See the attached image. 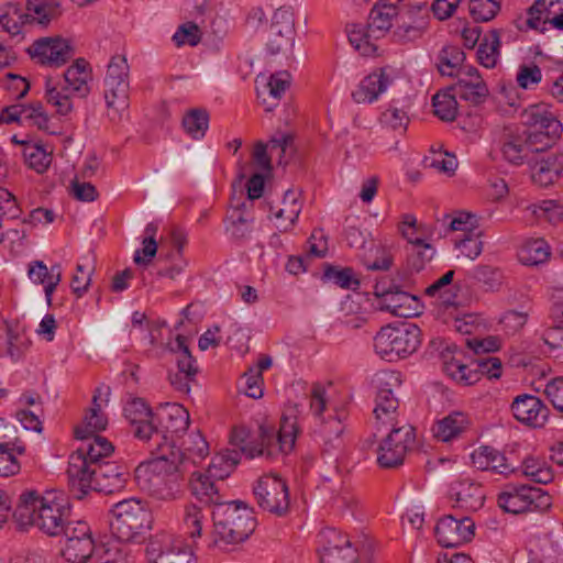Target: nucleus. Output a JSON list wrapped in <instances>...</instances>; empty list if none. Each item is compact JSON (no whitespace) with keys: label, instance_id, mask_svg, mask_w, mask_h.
<instances>
[{"label":"nucleus","instance_id":"f257e3e1","mask_svg":"<svg viewBox=\"0 0 563 563\" xmlns=\"http://www.w3.org/2000/svg\"><path fill=\"white\" fill-rule=\"evenodd\" d=\"M70 514L71 506L63 493L41 495L31 489L20 495L13 518L21 528L34 526L49 537H57L71 521Z\"/></svg>","mask_w":563,"mask_h":563},{"label":"nucleus","instance_id":"f03ea898","mask_svg":"<svg viewBox=\"0 0 563 563\" xmlns=\"http://www.w3.org/2000/svg\"><path fill=\"white\" fill-rule=\"evenodd\" d=\"M151 453L154 457L135 468L139 487L158 500L176 499L180 493L178 482L184 473L179 467L180 453L170 444L155 445Z\"/></svg>","mask_w":563,"mask_h":563},{"label":"nucleus","instance_id":"7ed1b4c3","mask_svg":"<svg viewBox=\"0 0 563 563\" xmlns=\"http://www.w3.org/2000/svg\"><path fill=\"white\" fill-rule=\"evenodd\" d=\"M213 543L231 545L244 542L256 527L252 508L240 500L224 501L212 510Z\"/></svg>","mask_w":563,"mask_h":563},{"label":"nucleus","instance_id":"20e7f679","mask_svg":"<svg viewBox=\"0 0 563 563\" xmlns=\"http://www.w3.org/2000/svg\"><path fill=\"white\" fill-rule=\"evenodd\" d=\"M401 0H378L372 8L367 24H352L347 29V36L351 45L363 56H373L377 46L373 40L386 35L396 22L399 14Z\"/></svg>","mask_w":563,"mask_h":563},{"label":"nucleus","instance_id":"39448f33","mask_svg":"<svg viewBox=\"0 0 563 563\" xmlns=\"http://www.w3.org/2000/svg\"><path fill=\"white\" fill-rule=\"evenodd\" d=\"M239 463V452L225 451L212 459L206 473L194 472L189 479L190 494L203 506L219 507L225 500L221 493L220 481L230 475Z\"/></svg>","mask_w":563,"mask_h":563},{"label":"nucleus","instance_id":"423d86ee","mask_svg":"<svg viewBox=\"0 0 563 563\" xmlns=\"http://www.w3.org/2000/svg\"><path fill=\"white\" fill-rule=\"evenodd\" d=\"M110 512V531L119 542L140 543L152 528V514L141 499L121 500L112 506Z\"/></svg>","mask_w":563,"mask_h":563},{"label":"nucleus","instance_id":"0eeeda50","mask_svg":"<svg viewBox=\"0 0 563 563\" xmlns=\"http://www.w3.org/2000/svg\"><path fill=\"white\" fill-rule=\"evenodd\" d=\"M299 409L297 405L288 406L280 418V426L277 432L275 443V431L272 428H260V443L249 442L241 446V453L247 459L256 456H266L271 459L275 454L276 445L278 451L288 453L292 450L299 431L298 427Z\"/></svg>","mask_w":563,"mask_h":563},{"label":"nucleus","instance_id":"6e6552de","mask_svg":"<svg viewBox=\"0 0 563 563\" xmlns=\"http://www.w3.org/2000/svg\"><path fill=\"white\" fill-rule=\"evenodd\" d=\"M421 344V330L411 322L383 327L374 338L376 353L387 362L406 358Z\"/></svg>","mask_w":563,"mask_h":563},{"label":"nucleus","instance_id":"1a4fd4ad","mask_svg":"<svg viewBox=\"0 0 563 563\" xmlns=\"http://www.w3.org/2000/svg\"><path fill=\"white\" fill-rule=\"evenodd\" d=\"M103 86L108 117L112 122H120L129 108V65L125 56L111 58Z\"/></svg>","mask_w":563,"mask_h":563},{"label":"nucleus","instance_id":"9d476101","mask_svg":"<svg viewBox=\"0 0 563 563\" xmlns=\"http://www.w3.org/2000/svg\"><path fill=\"white\" fill-rule=\"evenodd\" d=\"M498 505L506 512L517 515L549 508L551 497L538 487L508 484L498 496Z\"/></svg>","mask_w":563,"mask_h":563},{"label":"nucleus","instance_id":"9b49d317","mask_svg":"<svg viewBox=\"0 0 563 563\" xmlns=\"http://www.w3.org/2000/svg\"><path fill=\"white\" fill-rule=\"evenodd\" d=\"M389 433L377 449V463L384 468H394L404 463L408 450L415 442V428L407 422L388 426Z\"/></svg>","mask_w":563,"mask_h":563},{"label":"nucleus","instance_id":"f8f14e48","mask_svg":"<svg viewBox=\"0 0 563 563\" xmlns=\"http://www.w3.org/2000/svg\"><path fill=\"white\" fill-rule=\"evenodd\" d=\"M408 286L395 280L382 279L376 283L374 294L380 299V309L400 318H410L419 313L418 296L407 290Z\"/></svg>","mask_w":563,"mask_h":563},{"label":"nucleus","instance_id":"ddd939ff","mask_svg":"<svg viewBox=\"0 0 563 563\" xmlns=\"http://www.w3.org/2000/svg\"><path fill=\"white\" fill-rule=\"evenodd\" d=\"M258 507L276 516H285L289 510V493L286 482L275 474L264 475L254 486Z\"/></svg>","mask_w":563,"mask_h":563},{"label":"nucleus","instance_id":"4468645a","mask_svg":"<svg viewBox=\"0 0 563 563\" xmlns=\"http://www.w3.org/2000/svg\"><path fill=\"white\" fill-rule=\"evenodd\" d=\"M150 563H196L192 551L167 532L152 536L145 547Z\"/></svg>","mask_w":563,"mask_h":563},{"label":"nucleus","instance_id":"2eb2a0df","mask_svg":"<svg viewBox=\"0 0 563 563\" xmlns=\"http://www.w3.org/2000/svg\"><path fill=\"white\" fill-rule=\"evenodd\" d=\"M62 536L65 545L62 555L73 563L88 562L95 551V539L89 525L84 520H71L65 526Z\"/></svg>","mask_w":563,"mask_h":563},{"label":"nucleus","instance_id":"dca6fc26","mask_svg":"<svg viewBox=\"0 0 563 563\" xmlns=\"http://www.w3.org/2000/svg\"><path fill=\"white\" fill-rule=\"evenodd\" d=\"M378 390L376 406L374 408L375 419L378 426L388 428L389 424L399 423L397 419L399 400L394 395V386H399V374L396 372H384L376 377Z\"/></svg>","mask_w":563,"mask_h":563},{"label":"nucleus","instance_id":"f3484780","mask_svg":"<svg viewBox=\"0 0 563 563\" xmlns=\"http://www.w3.org/2000/svg\"><path fill=\"white\" fill-rule=\"evenodd\" d=\"M159 427L156 424L151 448L162 444H170L175 450V438L180 437V432H185L189 426V412L179 404H166L157 416Z\"/></svg>","mask_w":563,"mask_h":563},{"label":"nucleus","instance_id":"a211bd4d","mask_svg":"<svg viewBox=\"0 0 563 563\" xmlns=\"http://www.w3.org/2000/svg\"><path fill=\"white\" fill-rule=\"evenodd\" d=\"M27 53L42 65L60 67L73 58L75 51L68 40L56 36L36 40Z\"/></svg>","mask_w":563,"mask_h":563},{"label":"nucleus","instance_id":"6ab92c4d","mask_svg":"<svg viewBox=\"0 0 563 563\" xmlns=\"http://www.w3.org/2000/svg\"><path fill=\"white\" fill-rule=\"evenodd\" d=\"M434 533L443 548H456L470 542L475 534V523L470 517L455 518L452 515L441 518Z\"/></svg>","mask_w":563,"mask_h":563},{"label":"nucleus","instance_id":"aec40b11","mask_svg":"<svg viewBox=\"0 0 563 563\" xmlns=\"http://www.w3.org/2000/svg\"><path fill=\"white\" fill-rule=\"evenodd\" d=\"M97 467L98 463L89 461L77 452L70 455L67 476L75 498L82 499L89 490H95Z\"/></svg>","mask_w":563,"mask_h":563},{"label":"nucleus","instance_id":"412c9836","mask_svg":"<svg viewBox=\"0 0 563 563\" xmlns=\"http://www.w3.org/2000/svg\"><path fill=\"white\" fill-rule=\"evenodd\" d=\"M124 416L134 427L133 433L143 441L153 443L156 432V416L142 398H134L124 407Z\"/></svg>","mask_w":563,"mask_h":563},{"label":"nucleus","instance_id":"4be33fe9","mask_svg":"<svg viewBox=\"0 0 563 563\" xmlns=\"http://www.w3.org/2000/svg\"><path fill=\"white\" fill-rule=\"evenodd\" d=\"M511 410L519 422L533 428L543 427L549 416V408L538 397L528 394L517 396Z\"/></svg>","mask_w":563,"mask_h":563},{"label":"nucleus","instance_id":"5701e85b","mask_svg":"<svg viewBox=\"0 0 563 563\" xmlns=\"http://www.w3.org/2000/svg\"><path fill=\"white\" fill-rule=\"evenodd\" d=\"M356 549H354L346 536L330 530L327 534V545L320 553L321 563H356Z\"/></svg>","mask_w":563,"mask_h":563},{"label":"nucleus","instance_id":"b1692460","mask_svg":"<svg viewBox=\"0 0 563 563\" xmlns=\"http://www.w3.org/2000/svg\"><path fill=\"white\" fill-rule=\"evenodd\" d=\"M294 35L292 14L287 10L279 8L275 11L271 25V35L267 42V49L275 55L290 44Z\"/></svg>","mask_w":563,"mask_h":563},{"label":"nucleus","instance_id":"393cba45","mask_svg":"<svg viewBox=\"0 0 563 563\" xmlns=\"http://www.w3.org/2000/svg\"><path fill=\"white\" fill-rule=\"evenodd\" d=\"M520 119L526 126L525 131L547 130L548 134H555L558 131H562L561 122L544 103L528 107L521 112Z\"/></svg>","mask_w":563,"mask_h":563},{"label":"nucleus","instance_id":"a878e982","mask_svg":"<svg viewBox=\"0 0 563 563\" xmlns=\"http://www.w3.org/2000/svg\"><path fill=\"white\" fill-rule=\"evenodd\" d=\"M451 494L455 499V506L467 511H476L484 505L485 494L482 486L471 479L454 483Z\"/></svg>","mask_w":563,"mask_h":563},{"label":"nucleus","instance_id":"bb28decb","mask_svg":"<svg viewBox=\"0 0 563 563\" xmlns=\"http://www.w3.org/2000/svg\"><path fill=\"white\" fill-rule=\"evenodd\" d=\"M473 465L482 471H492L497 474L508 475L516 468L507 463V457L492 446H481L471 455Z\"/></svg>","mask_w":563,"mask_h":563},{"label":"nucleus","instance_id":"cd10ccee","mask_svg":"<svg viewBox=\"0 0 563 563\" xmlns=\"http://www.w3.org/2000/svg\"><path fill=\"white\" fill-rule=\"evenodd\" d=\"M471 420L465 412L453 411L439 420L433 427V435L439 441L450 442L460 438L470 429Z\"/></svg>","mask_w":563,"mask_h":563},{"label":"nucleus","instance_id":"c85d7f7f","mask_svg":"<svg viewBox=\"0 0 563 563\" xmlns=\"http://www.w3.org/2000/svg\"><path fill=\"white\" fill-rule=\"evenodd\" d=\"M128 473L115 463H98L95 477V490L104 494H112L124 487Z\"/></svg>","mask_w":563,"mask_h":563},{"label":"nucleus","instance_id":"c756f323","mask_svg":"<svg viewBox=\"0 0 563 563\" xmlns=\"http://www.w3.org/2000/svg\"><path fill=\"white\" fill-rule=\"evenodd\" d=\"M391 82L385 69H379L366 76L357 89L352 92V98L357 103L373 102L384 92Z\"/></svg>","mask_w":563,"mask_h":563},{"label":"nucleus","instance_id":"7c9ffc66","mask_svg":"<svg viewBox=\"0 0 563 563\" xmlns=\"http://www.w3.org/2000/svg\"><path fill=\"white\" fill-rule=\"evenodd\" d=\"M29 277L32 282L44 285L45 297L51 305L52 295L62 280V267L55 264L47 268L42 261H34L29 265Z\"/></svg>","mask_w":563,"mask_h":563},{"label":"nucleus","instance_id":"2f4dec72","mask_svg":"<svg viewBox=\"0 0 563 563\" xmlns=\"http://www.w3.org/2000/svg\"><path fill=\"white\" fill-rule=\"evenodd\" d=\"M175 451L180 453L179 467L186 471L187 463L196 464V460H202L209 453V446L206 439L200 431L187 434L180 443V446L175 445Z\"/></svg>","mask_w":563,"mask_h":563},{"label":"nucleus","instance_id":"473e14b6","mask_svg":"<svg viewBox=\"0 0 563 563\" xmlns=\"http://www.w3.org/2000/svg\"><path fill=\"white\" fill-rule=\"evenodd\" d=\"M344 426L340 418L330 416L327 420H321L320 424L314 429V434L322 444L323 452L331 454L342 445V433Z\"/></svg>","mask_w":563,"mask_h":563},{"label":"nucleus","instance_id":"72a5a7b5","mask_svg":"<svg viewBox=\"0 0 563 563\" xmlns=\"http://www.w3.org/2000/svg\"><path fill=\"white\" fill-rule=\"evenodd\" d=\"M501 153L504 158L510 164L521 165L525 162L532 163V153L525 131L521 134L507 133L503 142Z\"/></svg>","mask_w":563,"mask_h":563},{"label":"nucleus","instance_id":"f704fd0d","mask_svg":"<svg viewBox=\"0 0 563 563\" xmlns=\"http://www.w3.org/2000/svg\"><path fill=\"white\" fill-rule=\"evenodd\" d=\"M553 0H536V2L528 9L526 19L518 18L516 25L520 31L545 30L544 25L549 23L550 15L552 14L551 7Z\"/></svg>","mask_w":563,"mask_h":563},{"label":"nucleus","instance_id":"c9c22d12","mask_svg":"<svg viewBox=\"0 0 563 563\" xmlns=\"http://www.w3.org/2000/svg\"><path fill=\"white\" fill-rule=\"evenodd\" d=\"M301 192L288 189L283 198L282 205L276 212H274V217L280 221L278 228L283 231H287L295 225L298 220V217L302 209V201L300 200Z\"/></svg>","mask_w":563,"mask_h":563},{"label":"nucleus","instance_id":"e433bc0d","mask_svg":"<svg viewBox=\"0 0 563 563\" xmlns=\"http://www.w3.org/2000/svg\"><path fill=\"white\" fill-rule=\"evenodd\" d=\"M246 202L233 207L227 218L225 231L235 241L246 240L253 231V217L245 214Z\"/></svg>","mask_w":563,"mask_h":563},{"label":"nucleus","instance_id":"4c0bfd02","mask_svg":"<svg viewBox=\"0 0 563 563\" xmlns=\"http://www.w3.org/2000/svg\"><path fill=\"white\" fill-rule=\"evenodd\" d=\"M89 64L84 58H78L64 74L65 86L63 90H71L85 97L89 92Z\"/></svg>","mask_w":563,"mask_h":563},{"label":"nucleus","instance_id":"58836bf2","mask_svg":"<svg viewBox=\"0 0 563 563\" xmlns=\"http://www.w3.org/2000/svg\"><path fill=\"white\" fill-rule=\"evenodd\" d=\"M450 89L454 90L455 95L461 99L474 106L483 103L489 93L488 87L482 77H475L474 79L470 80L461 77Z\"/></svg>","mask_w":563,"mask_h":563},{"label":"nucleus","instance_id":"ea45409f","mask_svg":"<svg viewBox=\"0 0 563 563\" xmlns=\"http://www.w3.org/2000/svg\"><path fill=\"white\" fill-rule=\"evenodd\" d=\"M482 232L463 233V238L454 243V261L461 265H467L476 260L483 251Z\"/></svg>","mask_w":563,"mask_h":563},{"label":"nucleus","instance_id":"a19ab883","mask_svg":"<svg viewBox=\"0 0 563 563\" xmlns=\"http://www.w3.org/2000/svg\"><path fill=\"white\" fill-rule=\"evenodd\" d=\"M78 439L82 443L76 452L95 463H103V459L108 457L114 450L111 442L97 433Z\"/></svg>","mask_w":563,"mask_h":563},{"label":"nucleus","instance_id":"79ce46f5","mask_svg":"<svg viewBox=\"0 0 563 563\" xmlns=\"http://www.w3.org/2000/svg\"><path fill=\"white\" fill-rule=\"evenodd\" d=\"M402 236L411 245V250L408 254V266L410 269L418 273L432 260L435 251L433 246L426 243L422 238H411L406 230H402Z\"/></svg>","mask_w":563,"mask_h":563},{"label":"nucleus","instance_id":"37998d69","mask_svg":"<svg viewBox=\"0 0 563 563\" xmlns=\"http://www.w3.org/2000/svg\"><path fill=\"white\" fill-rule=\"evenodd\" d=\"M170 351L176 354L177 368L189 378L196 377L198 373V365L188 346V339L185 335L178 334L175 342L170 344Z\"/></svg>","mask_w":563,"mask_h":563},{"label":"nucleus","instance_id":"c03bdc74","mask_svg":"<svg viewBox=\"0 0 563 563\" xmlns=\"http://www.w3.org/2000/svg\"><path fill=\"white\" fill-rule=\"evenodd\" d=\"M550 246L543 239L529 240L519 250V261L527 266H537L550 258Z\"/></svg>","mask_w":563,"mask_h":563},{"label":"nucleus","instance_id":"a18cd8bd","mask_svg":"<svg viewBox=\"0 0 563 563\" xmlns=\"http://www.w3.org/2000/svg\"><path fill=\"white\" fill-rule=\"evenodd\" d=\"M500 46V33L498 30H490L483 38L477 49V58L481 65L486 68L495 67Z\"/></svg>","mask_w":563,"mask_h":563},{"label":"nucleus","instance_id":"49530a36","mask_svg":"<svg viewBox=\"0 0 563 563\" xmlns=\"http://www.w3.org/2000/svg\"><path fill=\"white\" fill-rule=\"evenodd\" d=\"M183 128L192 139L205 136L209 126V114L205 109H191L183 118Z\"/></svg>","mask_w":563,"mask_h":563},{"label":"nucleus","instance_id":"de8ad7c7","mask_svg":"<svg viewBox=\"0 0 563 563\" xmlns=\"http://www.w3.org/2000/svg\"><path fill=\"white\" fill-rule=\"evenodd\" d=\"M466 56L465 53L457 46H445L441 49L439 55V71L444 76L453 77Z\"/></svg>","mask_w":563,"mask_h":563},{"label":"nucleus","instance_id":"09e8293b","mask_svg":"<svg viewBox=\"0 0 563 563\" xmlns=\"http://www.w3.org/2000/svg\"><path fill=\"white\" fill-rule=\"evenodd\" d=\"M108 418L101 408H89L84 417L81 426L75 428L76 438H86L92 433H98L107 428Z\"/></svg>","mask_w":563,"mask_h":563},{"label":"nucleus","instance_id":"8fccbe9b","mask_svg":"<svg viewBox=\"0 0 563 563\" xmlns=\"http://www.w3.org/2000/svg\"><path fill=\"white\" fill-rule=\"evenodd\" d=\"M26 8L40 24H47L60 14V5L57 0H27Z\"/></svg>","mask_w":563,"mask_h":563},{"label":"nucleus","instance_id":"3c124183","mask_svg":"<svg viewBox=\"0 0 563 563\" xmlns=\"http://www.w3.org/2000/svg\"><path fill=\"white\" fill-rule=\"evenodd\" d=\"M207 520V515L198 505L190 503L185 506L183 521L191 539L201 537Z\"/></svg>","mask_w":563,"mask_h":563},{"label":"nucleus","instance_id":"603ef678","mask_svg":"<svg viewBox=\"0 0 563 563\" xmlns=\"http://www.w3.org/2000/svg\"><path fill=\"white\" fill-rule=\"evenodd\" d=\"M522 473L532 482L548 484L553 481L552 468L544 461L529 456L522 462Z\"/></svg>","mask_w":563,"mask_h":563},{"label":"nucleus","instance_id":"864d4df0","mask_svg":"<svg viewBox=\"0 0 563 563\" xmlns=\"http://www.w3.org/2000/svg\"><path fill=\"white\" fill-rule=\"evenodd\" d=\"M433 113L442 121H453L457 114L455 95L438 92L432 98Z\"/></svg>","mask_w":563,"mask_h":563},{"label":"nucleus","instance_id":"5fc2aeb1","mask_svg":"<svg viewBox=\"0 0 563 563\" xmlns=\"http://www.w3.org/2000/svg\"><path fill=\"white\" fill-rule=\"evenodd\" d=\"M501 0H470V13L476 22L493 20L500 11Z\"/></svg>","mask_w":563,"mask_h":563},{"label":"nucleus","instance_id":"6e6d98bb","mask_svg":"<svg viewBox=\"0 0 563 563\" xmlns=\"http://www.w3.org/2000/svg\"><path fill=\"white\" fill-rule=\"evenodd\" d=\"M426 22L417 21L409 23L407 21H397L393 31V37L397 42H413L422 36L426 31Z\"/></svg>","mask_w":563,"mask_h":563},{"label":"nucleus","instance_id":"4d7b16f0","mask_svg":"<svg viewBox=\"0 0 563 563\" xmlns=\"http://www.w3.org/2000/svg\"><path fill=\"white\" fill-rule=\"evenodd\" d=\"M323 277L344 289H356L360 286V280L356 278L354 271L351 267L339 269L334 266L328 265Z\"/></svg>","mask_w":563,"mask_h":563},{"label":"nucleus","instance_id":"13d9d810","mask_svg":"<svg viewBox=\"0 0 563 563\" xmlns=\"http://www.w3.org/2000/svg\"><path fill=\"white\" fill-rule=\"evenodd\" d=\"M534 563H555L558 544L548 536L538 539L530 550Z\"/></svg>","mask_w":563,"mask_h":563},{"label":"nucleus","instance_id":"bf43d9fd","mask_svg":"<svg viewBox=\"0 0 563 563\" xmlns=\"http://www.w3.org/2000/svg\"><path fill=\"white\" fill-rule=\"evenodd\" d=\"M532 162L531 168L533 179L541 184L552 183L553 175H556V157L554 155L542 156L540 159H534L532 157Z\"/></svg>","mask_w":563,"mask_h":563},{"label":"nucleus","instance_id":"052dcab7","mask_svg":"<svg viewBox=\"0 0 563 563\" xmlns=\"http://www.w3.org/2000/svg\"><path fill=\"white\" fill-rule=\"evenodd\" d=\"M473 277L483 283L488 290H498L503 284V272L490 265H478L473 271Z\"/></svg>","mask_w":563,"mask_h":563},{"label":"nucleus","instance_id":"680f3d73","mask_svg":"<svg viewBox=\"0 0 563 563\" xmlns=\"http://www.w3.org/2000/svg\"><path fill=\"white\" fill-rule=\"evenodd\" d=\"M23 155L29 166L37 173H44L51 164V155L37 144L26 145Z\"/></svg>","mask_w":563,"mask_h":563},{"label":"nucleus","instance_id":"e2e57ef3","mask_svg":"<svg viewBox=\"0 0 563 563\" xmlns=\"http://www.w3.org/2000/svg\"><path fill=\"white\" fill-rule=\"evenodd\" d=\"M562 131L555 134H548L547 130L525 131L530 151L532 154L543 153L549 150L554 141L560 137Z\"/></svg>","mask_w":563,"mask_h":563},{"label":"nucleus","instance_id":"0e129e2a","mask_svg":"<svg viewBox=\"0 0 563 563\" xmlns=\"http://www.w3.org/2000/svg\"><path fill=\"white\" fill-rule=\"evenodd\" d=\"M65 91L57 90L52 86V79L46 80V100L56 108V112L60 115H67L73 110L70 97Z\"/></svg>","mask_w":563,"mask_h":563},{"label":"nucleus","instance_id":"69168bd1","mask_svg":"<svg viewBox=\"0 0 563 563\" xmlns=\"http://www.w3.org/2000/svg\"><path fill=\"white\" fill-rule=\"evenodd\" d=\"M424 163L428 167L444 173L449 176L454 174L459 165L455 155L448 152H434L433 155L426 157Z\"/></svg>","mask_w":563,"mask_h":563},{"label":"nucleus","instance_id":"338daca9","mask_svg":"<svg viewBox=\"0 0 563 563\" xmlns=\"http://www.w3.org/2000/svg\"><path fill=\"white\" fill-rule=\"evenodd\" d=\"M93 273V265L89 266L85 264H78L76 266V273L71 278L70 287L78 298L82 297L88 291Z\"/></svg>","mask_w":563,"mask_h":563},{"label":"nucleus","instance_id":"774afa93","mask_svg":"<svg viewBox=\"0 0 563 563\" xmlns=\"http://www.w3.org/2000/svg\"><path fill=\"white\" fill-rule=\"evenodd\" d=\"M543 341L550 347L552 356L563 363V325L548 329L543 334Z\"/></svg>","mask_w":563,"mask_h":563}]
</instances>
